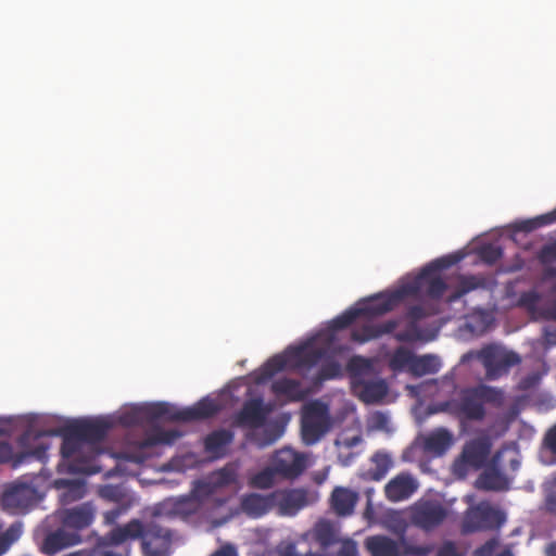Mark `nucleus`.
Listing matches in <instances>:
<instances>
[{
    "instance_id": "obj_35",
    "label": "nucleus",
    "mask_w": 556,
    "mask_h": 556,
    "mask_svg": "<svg viewBox=\"0 0 556 556\" xmlns=\"http://www.w3.org/2000/svg\"><path fill=\"white\" fill-rule=\"evenodd\" d=\"M556 222V208L549 213L540 215L532 219L522 220L517 224L516 228L520 231L530 232L540 227L551 225Z\"/></svg>"
},
{
    "instance_id": "obj_15",
    "label": "nucleus",
    "mask_w": 556,
    "mask_h": 556,
    "mask_svg": "<svg viewBox=\"0 0 556 556\" xmlns=\"http://www.w3.org/2000/svg\"><path fill=\"white\" fill-rule=\"evenodd\" d=\"M491 441L488 437H480L467 442L459 456V463L473 468H480L484 465L490 452Z\"/></svg>"
},
{
    "instance_id": "obj_36",
    "label": "nucleus",
    "mask_w": 556,
    "mask_h": 556,
    "mask_svg": "<svg viewBox=\"0 0 556 556\" xmlns=\"http://www.w3.org/2000/svg\"><path fill=\"white\" fill-rule=\"evenodd\" d=\"M541 295L534 291L522 292L518 300V305L526 308L532 315H538L542 318V313L545 307L540 306Z\"/></svg>"
},
{
    "instance_id": "obj_27",
    "label": "nucleus",
    "mask_w": 556,
    "mask_h": 556,
    "mask_svg": "<svg viewBox=\"0 0 556 556\" xmlns=\"http://www.w3.org/2000/svg\"><path fill=\"white\" fill-rule=\"evenodd\" d=\"M233 432L227 429H218L208 433L204 439L205 452L214 457H223L227 446L233 441Z\"/></svg>"
},
{
    "instance_id": "obj_52",
    "label": "nucleus",
    "mask_w": 556,
    "mask_h": 556,
    "mask_svg": "<svg viewBox=\"0 0 556 556\" xmlns=\"http://www.w3.org/2000/svg\"><path fill=\"white\" fill-rule=\"evenodd\" d=\"M542 318L548 320H556V300L544 308V312L542 313Z\"/></svg>"
},
{
    "instance_id": "obj_10",
    "label": "nucleus",
    "mask_w": 556,
    "mask_h": 556,
    "mask_svg": "<svg viewBox=\"0 0 556 556\" xmlns=\"http://www.w3.org/2000/svg\"><path fill=\"white\" fill-rule=\"evenodd\" d=\"M503 521L501 510L490 505H478L465 514L462 528L464 533H473L498 527Z\"/></svg>"
},
{
    "instance_id": "obj_21",
    "label": "nucleus",
    "mask_w": 556,
    "mask_h": 556,
    "mask_svg": "<svg viewBox=\"0 0 556 556\" xmlns=\"http://www.w3.org/2000/svg\"><path fill=\"white\" fill-rule=\"evenodd\" d=\"M389 387L379 375L362 383L353 390V393L364 403L372 404L380 402L388 394Z\"/></svg>"
},
{
    "instance_id": "obj_22",
    "label": "nucleus",
    "mask_w": 556,
    "mask_h": 556,
    "mask_svg": "<svg viewBox=\"0 0 556 556\" xmlns=\"http://www.w3.org/2000/svg\"><path fill=\"white\" fill-rule=\"evenodd\" d=\"M271 392L277 396L286 397L289 402L305 400L309 390L304 388L301 381L291 378H280L271 383Z\"/></svg>"
},
{
    "instance_id": "obj_38",
    "label": "nucleus",
    "mask_w": 556,
    "mask_h": 556,
    "mask_svg": "<svg viewBox=\"0 0 556 556\" xmlns=\"http://www.w3.org/2000/svg\"><path fill=\"white\" fill-rule=\"evenodd\" d=\"M276 476H278L277 471L271 464L270 467H266L265 469L252 476L250 483L253 488L268 489L274 485Z\"/></svg>"
},
{
    "instance_id": "obj_25",
    "label": "nucleus",
    "mask_w": 556,
    "mask_h": 556,
    "mask_svg": "<svg viewBox=\"0 0 556 556\" xmlns=\"http://www.w3.org/2000/svg\"><path fill=\"white\" fill-rule=\"evenodd\" d=\"M236 480V475L232 470L223 468L216 471L210 479V481H198L193 489L195 496L208 497L216 489L231 484Z\"/></svg>"
},
{
    "instance_id": "obj_62",
    "label": "nucleus",
    "mask_w": 556,
    "mask_h": 556,
    "mask_svg": "<svg viewBox=\"0 0 556 556\" xmlns=\"http://www.w3.org/2000/svg\"><path fill=\"white\" fill-rule=\"evenodd\" d=\"M112 491H113V489H112V488H109L108 490H105V491L103 492V495H104V496H111V494H110V493H111Z\"/></svg>"
},
{
    "instance_id": "obj_43",
    "label": "nucleus",
    "mask_w": 556,
    "mask_h": 556,
    "mask_svg": "<svg viewBox=\"0 0 556 556\" xmlns=\"http://www.w3.org/2000/svg\"><path fill=\"white\" fill-rule=\"evenodd\" d=\"M47 447L39 446L30 452L22 453L14 459V467H17L20 464H22L25 459L35 457L37 459H41L46 455Z\"/></svg>"
},
{
    "instance_id": "obj_13",
    "label": "nucleus",
    "mask_w": 556,
    "mask_h": 556,
    "mask_svg": "<svg viewBox=\"0 0 556 556\" xmlns=\"http://www.w3.org/2000/svg\"><path fill=\"white\" fill-rule=\"evenodd\" d=\"M345 371L350 378L352 391L367 380L380 375L374 359L359 355H354L348 361Z\"/></svg>"
},
{
    "instance_id": "obj_17",
    "label": "nucleus",
    "mask_w": 556,
    "mask_h": 556,
    "mask_svg": "<svg viewBox=\"0 0 556 556\" xmlns=\"http://www.w3.org/2000/svg\"><path fill=\"white\" fill-rule=\"evenodd\" d=\"M369 462L372 467L368 469H361L357 472V477L363 481L379 482L387 477L394 466L391 455L383 451L375 452L370 456Z\"/></svg>"
},
{
    "instance_id": "obj_20",
    "label": "nucleus",
    "mask_w": 556,
    "mask_h": 556,
    "mask_svg": "<svg viewBox=\"0 0 556 556\" xmlns=\"http://www.w3.org/2000/svg\"><path fill=\"white\" fill-rule=\"evenodd\" d=\"M365 546L371 556H403L404 541L397 542L386 535L368 536Z\"/></svg>"
},
{
    "instance_id": "obj_61",
    "label": "nucleus",
    "mask_w": 556,
    "mask_h": 556,
    "mask_svg": "<svg viewBox=\"0 0 556 556\" xmlns=\"http://www.w3.org/2000/svg\"><path fill=\"white\" fill-rule=\"evenodd\" d=\"M495 556H513V555H511V553H510V552L505 551V552H502V553H500V554H497V555H495Z\"/></svg>"
},
{
    "instance_id": "obj_54",
    "label": "nucleus",
    "mask_w": 556,
    "mask_h": 556,
    "mask_svg": "<svg viewBox=\"0 0 556 556\" xmlns=\"http://www.w3.org/2000/svg\"><path fill=\"white\" fill-rule=\"evenodd\" d=\"M556 503V472L551 482V489L545 500V505Z\"/></svg>"
},
{
    "instance_id": "obj_37",
    "label": "nucleus",
    "mask_w": 556,
    "mask_h": 556,
    "mask_svg": "<svg viewBox=\"0 0 556 556\" xmlns=\"http://www.w3.org/2000/svg\"><path fill=\"white\" fill-rule=\"evenodd\" d=\"M182 435L177 430H156L150 434L144 441L143 446H154L157 444H173L178 438Z\"/></svg>"
},
{
    "instance_id": "obj_50",
    "label": "nucleus",
    "mask_w": 556,
    "mask_h": 556,
    "mask_svg": "<svg viewBox=\"0 0 556 556\" xmlns=\"http://www.w3.org/2000/svg\"><path fill=\"white\" fill-rule=\"evenodd\" d=\"M210 556H238V552L232 544H225Z\"/></svg>"
},
{
    "instance_id": "obj_40",
    "label": "nucleus",
    "mask_w": 556,
    "mask_h": 556,
    "mask_svg": "<svg viewBox=\"0 0 556 556\" xmlns=\"http://www.w3.org/2000/svg\"><path fill=\"white\" fill-rule=\"evenodd\" d=\"M484 287V278L478 276H465L459 280L455 298H460L472 290Z\"/></svg>"
},
{
    "instance_id": "obj_24",
    "label": "nucleus",
    "mask_w": 556,
    "mask_h": 556,
    "mask_svg": "<svg viewBox=\"0 0 556 556\" xmlns=\"http://www.w3.org/2000/svg\"><path fill=\"white\" fill-rule=\"evenodd\" d=\"M359 500L356 491L344 486H336L331 493V508L338 516H350Z\"/></svg>"
},
{
    "instance_id": "obj_5",
    "label": "nucleus",
    "mask_w": 556,
    "mask_h": 556,
    "mask_svg": "<svg viewBox=\"0 0 556 556\" xmlns=\"http://www.w3.org/2000/svg\"><path fill=\"white\" fill-rule=\"evenodd\" d=\"M502 401L503 392L500 389L478 384L463 388L456 397L442 403L441 409L465 425L469 421H482L486 416L485 404L500 405Z\"/></svg>"
},
{
    "instance_id": "obj_44",
    "label": "nucleus",
    "mask_w": 556,
    "mask_h": 556,
    "mask_svg": "<svg viewBox=\"0 0 556 556\" xmlns=\"http://www.w3.org/2000/svg\"><path fill=\"white\" fill-rule=\"evenodd\" d=\"M4 430L0 429V435L4 434ZM13 459L12 445L7 441H0V463H9Z\"/></svg>"
},
{
    "instance_id": "obj_32",
    "label": "nucleus",
    "mask_w": 556,
    "mask_h": 556,
    "mask_svg": "<svg viewBox=\"0 0 556 556\" xmlns=\"http://www.w3.org/2000/svg\"><path fill=\"white\" fill-rule=\"evenodd\" d=\"M426 309L421 305L410 306L406 312L410 325L405 331L397 332L395 334L396 339L401 342H412L418 339L420 334L415 323L426 317Z\"/></svg>"
},
{
    "instance_id": "obj_42",
    "label": "nucleus",
    "mask_w": 556,
    "mask_h": 556,
    "mask_svg": "<svg viewBox=\"0 0 556 556\" xmlns=\"http://www.w3.org/2000/svg\"><path fill=\"white\" fill-rule=\"evenodd\" d=\"M336 556H358L356 542L351 539L342 541Z\"/></svg>"
},
{
    "instance_id": "obj_16",
    "label": "nucleus",
    "mask_w": 556,
    "mask_h": 556,
    "mask_svg": "<svg viewBox=\"0 0 556 556\" xmlns=\"http://www.w3.org/2000/svg\"><path fill=\"white\" fill-rule=\"evenodd\" d=\"M96 509L91 503H83L73 508L63 509L60 519L64 528L81 530L89 527L94 518Z\"/></svg>"
},
{
    "instance_id": "obj_57",
    "label": "nucleus",
    "mask_w": 556,
    "mask_h": 556,
    "mask_svg": "<svg viewBox=\"0 0 556 556\" xmlns=\"http://www.w3.org/2000/svg\"><path fill=\"white\" fill-rule=\"evenodd\" d=\"M495 546V542L494 541H488L481 548H480V552L481 553H485V555H489L491 554L492 549L494 548Z\"/></svg>"
},
{
    "instance_id": "obj_19",
    "label": "nucleus",
    "mask_w": 556,
    "mask_h": 556,
    "mask_svg": "<svg viewBox=\"0 0 556 556\" xmlns=\"http://www.w3.org/2000/svg\"><path fill=\"white\" fill-rule=\"evenodd\" d=\"M67 528H61L49 533L42 544V551L47 555H54L63 548L76 545L80 542V535L77 532L68 531Z\"/></svg>"
},
{
    "instance_id": "obj_26",
    "label": "nucleus",
    "mask_w": 556,
    "mask_h": 556,
    "mask_svg": "<svg viewBox=\"0 0 556 556\" xmlns=\"http://www.w3.org/2000/svg\"><path fill=\"white\" fill-rule=\"evenodd\" d=\"M453 442V434L447 429L438 428L425 438L424 448L435 456H442L450 450Z\"/></svg>"
},
{
    "instance_id": "obj_3",
    "label": "nucleus",
    "mask_w": 556,
    "mask_h": 556,
    "mask_svg": "<svg viewBox=\"0 0 556 556\" xmlns=\"http://www.w3.org/2000/svg\"><path fill=\"white\" fill-rule=\"evenodd\" d=\"M101 539L104 548L138 540L143 556H170L173 553L174 532L157 518L131 519L124 526L113 528Z\"/></svg>"
},
{
    "instance_id": "obj_30",
    "label": "nucleus",
    "mask_w": 556,
    "mask_h": 556,
    "mask_svg": "<svg viewBox=\"0 0 556 556\" xmlns=\"http://www.w3.org/2000/svg\"><path fill=\"white\" fill-rule=\"evenodd\" d=\"M307 495L303 490H291L286 493L278 492L276 505H279L286 514H295L298 510L306 506Z\"/></svg>"
},
{
    "instance_id": "obj_63",
    "label": "nucleus",
    "mask_w": 556,
    "mask_h": 556,
    "mask_svg": "<svg viewBox=\"0 0 556 556\" xmlns=\"http://www.w3.org/2000/svg\"><path fill=\"white\" fill-rule=\"evenodd\" d=\"M28 437H29V433H28V432H25V433L22 435L21 441H22V442L26 441V440L28 439Z\"/></svg>"
},
{
    "instance_id": "obj_55",
    "label": "nucleus",
    "mask_w": 556,
    "mask_h": 556,
    "mask_svg": "<svg viewBox=\"0 0 556 556\" xmlns=\"http://www.w3.org/2000/svg\"><path fill=\"white\" fill-rule=\"evenodd\" d=\"M544 340L548 345H556V328H546L544 330Z\"/></svg>"
},
{
    "instance_id": "obj_48",
    "label": "nucleus",
    "mask_w": 556,
    "mask_h": 556,
    "mask_svg": "<svg viewBox=\"0 0 556 556\" xmlns=\"http://www.w3.org/2000/svg\"><path fill=\"white\" fill-rule=\"evenodd\" d=\"M481 255L488 262H494L501 257L502 252L498 248L489 245V247L482 248Z\"/></svg>"
},
{
    "instance_id": "obj_59",
    "label": "nucleus",
    "mask_w": 556,
    "mask_h": 556,
    "mask_svg": "<svg viewBox=\"0 0 556 556\" xmlns=\"http://www.w3.org/2000/svg\"><path fill=\"white\" fill-rule=\"evenodd\" d=\"M548 556H556V542L552 543L547 549Z\"/></svg>"
},
{
    "instance_id": "obj_49",
    "label": "nucleus",
    "mask_w": 556,
    "mask_h": 556,
    "mask_svg": "<svg viewBox=\"0 0 556 556\" xmlns=\"http://www.w3.org/2000/svg\"><path fill=\"white\" fill-rule=\"evenodd\" d=\"M21 533H22V525L16 522V523L11 525L7 529V531L2 534L4 535V538L7 540H10V544H12L20 538Z\"/></svg>"
},
{
    "instance_id": "obj_56",
    "label": "nucleus",
    "mask_w": 556,
    "mask_h": 556,
    "mask_svg": "<svg viewBox=\"0 0 556 556\" xmlns=\"http://www.w3.org/2000/svg\"><path fill=\"white\" fill-rule=\"evenodd\" d=\"M11 546L10 540H7L3 534L0 535V556L4 554Z\"/></svg>"
},
{
    "instance_id": "obj_41",
    "label": "nucleus",
    "mask_w": 556,
    "mask_h": 556,
    "mask_svg": "<svg viewBox=\"0 0 556 556\" xmlns=\"http://www.w3.org/2000/svg\"><path fill=\"white\" fill-rule=\"evenodd\" d=\"M437 556H464L458 546L453 541H445L437 551Z\"/></svg>"
},
{
    "instance_id": "obj_29",
    "label": "nucleus",
    "mask_w": 556,
    "mask_h": 556,
    "mask_svg": "<svg viewBox=\"0 0 556 556\" xmlns=\"http://www.w3.org/2000/svg\"><path fill=\"white\" fill-rule=\"evenodd\" d=\"M150 404L132 406L118 416V422L124 427H135L152 424Z\"/></svg>"
},
{
    "instance_id": "obj_6",
    "label": "nucleus",
    "mask_w": 556,
    "mask_h": 556,
    "mask_svg": "<svg viewBox=\"0 0 556 556\" xmlns=\"http://www.w3.org/2000/svg\"><path fill=\"white\" fill-rule=\"evenodd\" d=\"M270 413V407L264 404L262 397L248 400L243 403L241 409L233 417V425L240 428L253 430L247 435V439L257 447L264 448L273 445L283 433V427L278 424H269L263 430L262 428Z\"/></svg>"
},
{
    "instance_id": "obj_1",
    "label": "nucleus",
    "mask_w": 556,
    "mask_h": 556,
    "mask_svg": "<svg viewBox=\"0 0 556 556\" xmlns=\"http://www.w3.org/2000/svg\"><path fill=\"white\" fill-rule=\"evenodd\" d=\"M454 262L450 257L431 262L415 279L397 290L357 301L334 318L321 324L296 344L287 348H349L350 343L361 345L392 333L397 323H379L378 317L394 309L406 296L427 295L440 299L447 288L440 271Z\"/></svg>"
},
{
    "instance_id": "obj_7",
    "label": "nucleus",
    "mask_w": 556,
    "mask_h": 556,
    "mask_svg": "<svg viewBox=\"0 0 556 556\" xmlns=\"http://www.w3.org/2000/svg\"><path fill=\"white\" fill-rule=\"evenodd\" d=\"M329 406L314 400L306 403L301 413V438L305 445H314L330 430Z\"/></svg>"
},
{
    "instance_id": "obj_8",
    "label": "nucleus",
    "mask_w": 556,
    "mask_h": 556,
    "mask_svg": "<svg viewBox=\"0 0 556 556\" xmlns=\"http://www.w3.org/2000/svg\"><path fill=\"white\" fill-rule=\"evenodd\" d=\"M477 358L485 368V378L496 380L521 362V357L513 350H479Z\"/></svg>"
},
{
    "instance_id": "obj_60",
    "label": "nucleus",
    "mask_w": 556,
    "mask_h": 556,
    "mask_svg": "<svg viewBox=\"0 0 556 556\" xmlns=\"http://www.w3.org/2000/svg\"><path fill=\"white\" fill-rule=\"evenodd\" d=\"M546 506V510L553 515L556 516V503L554 504H547L545 505Z\"/></svg>"
},
{
    "instance_id": "obj_28",
    "label": "nucleus",
    "mask_w": 556,
    "mask_h": 556,
    "mask_svg": "<svg viewBox=\"0 0 556 556\" xmlns=\"http://www.w3.org/2000/svg\"><path fill=\"white\" fill-rule=\"evenodd\" d=\"M152 424L159 420L167 421H188L186 408L179 409L175 405L166 402L150 404Z\"/></svg>"
},
{
    "instance_id": "obj_58",
    "label": "nucleus",
    "mask_w": 556,
    "mask_h": 556,
    "mask_svg": "<svg viewBox=\"0 0 556 556\" xmlns=\"http://www.w3.org/2000/svg\"><path fill=\"white\" fill-rule=\"evenodd\" d=\"M374 491H375V490H374L372 488H369V489H367V490L365 491V494H366V496H367V505H368V507H370V506H371V495H372Z\"/></svg>"
},
{
    "instance_id": "obj_14",
    "label": "nucleus",
    "mask_w": 556,
    "mask_h": 556,
    "mask_svg": "<svg viewBox=\"0 0 556 556\" xmlns=\"http://www.w3.org/2000/svg\"><path fill=\"white\" fill-rule=\"evenodd\" d=\"M35 490L26 484L13 485L2 495V504L13 513H22L35 503Z\"/></svg>"
},
{
    "instance_id": "obj_9",
    "label": "nucleus",
    "mask_w": 556,
    "mask_h": 556,
    "mask_svg": "<svg viewBox=\"0 0 556 556\" xmlns=\"http://www.w3.org/2000/svg\"><path fill=\"white\" fill-rule=\"evenodd\" d=\"M446 507L437 500L420 498L410 509V520L414 526L431 531L443 523L447 517Z\"/></svg>"
},
{
    "instance_id": "obj_53",
    "label": "nucleus",
    "mask_w": 556,
    "mask_h": 556,
    "mask_svg": "<svg viewBox=\"0 0 556 556\" xmlns=\"http://www.w3.org/2000/svg\"><path fill=\"white\" fill-rule=\"evenodd\" d=\"M542 257L556 261V241L542 249Z\"/></svg>"
},
{
    "instance_id": "obj_18",
    "label": "nucleus",
    "mask_w": 556,
    "mask_h": 556,
    "mask_svg": "<svg viewBox=\"0 0 556 556\" xmlns=\"http://www.w3.org/2000/svg\"><path fill=\"white\" fill-rule=\"evenodd\" d=\"M501 452H496L491 466L484 470L476 481V486L484 491H504L508 489V480L497 468Z\"/></svg>"
},
{
    "instance_id": "obj_2",
    "label": "nucleus",
    "mask_w": 556,
    "mask_h": 556,
    "mask_svg": "<svg viewBox=\"0 0 556 556\" xmlns=\"http://www.w3.org/2000/svg\"><path fill=\"white\" fill-rule=\"evenodd\" d=\"M112 424L104 418L75 420L61 430L62 445L60 466L70 473L93 475L100 471L96 464L97 445L102 442Z\"/></svg>"
},
{
    "instance_id": "obj_12",
    "label": "nucleus",
    "mask_w": 556,
    "mask_h": 556,
    "mask_svg": "<svg viewBox=\"0 0 556 556\" xmlns=\"http://www.w3.org/2000/svg\"><path fill=\"white\" fill-rule=\"evenodd\" d=\"M419 482L409 471H401L392 477L383 488L384 497L390 503L409 500L418 490Z\"/></svg>"
},
{
    "instance_id": "obj_39",
    "label": "nucleus",
    "mask_w": 556,
    "mask_h": 556,
    "mask_svg": "<svg viewBox=\"0 0 556 556\" xmlns=\"http://www.w3.org/2000/svg\"><path fill=\"white\" fill-rule=\"evenodd\" d=\"M316 541L323 546L328 547L336 543L337 538L333 528L328 522H319L315 528Z\"/></svg>"
},
{
    "instance_id": "obj_46",
    "label": "nucleus",
    "mask_w": 556,
    "mask_h": 556,
    "mask_svg": "<svg viewBox=\"0 0 556 556\" xmlns=\"http://www.w3.org/2000/svg\"><path fill=\"white\" fill-rule=\"evenodd\" d=\"M430 546H412L404 542L403 556L415 555V556H427L431 552Z\"/></svg>"
},
{
    "instance_id": "obj_45",
    "label": "nucleus",
    "mask_w": 556,
    "mask_h": 556,
    "mask_svg": "<svg viewBox=\"0 0 556 556\" xmlns=\"http://www.w3.org/2000/svg\"><path fill=\"white\" fill-rule=\"evenodd\" d=\"M126 506H116L104 513V522L108 525H113L116 520L126 513Z\"/></svg>"
},
{
    "instance_id": "obj_47",
    "label": "nucleus",
    "mask_w": 556,
    "mask_h": 556,
    "mask_svg": "<svg viewBox=\"0 0 556 556\" xmlns=\"http://www.w3.org/2000/svg\"><path fill=\"white\" fill-rule=\"evenodd\" d=\"M544 444L552 454L556 455V424L546 432Z\"/></svg>"
},
{
    "instance_id": "obj_34",
    "label": "nucleus",
    "mask_w": 556,
    "mask_h": 556,
    "mask_svg": "<svg viewBox=\"0 0 556 556\" xmlns=\"http://www.w3.org/2000/svg\"><path fill=\"white\" fill-rule=\"evenodd\" d=\"M414 350H395L389 361V367L394 372L406 371L410 374Z\"/></svg>"
},
{
    "instance_id": "obj_33",
    "label": "nucleus",
    "mask_w": 556,
    "mask_h": 556,
    "mask_svg": "<svg viewBox=\"0 0 556 556\" xmlns=\"http://www.w3.org/2000/svg\"><path fill=\"white\" fill-rule=\"evenodd\" d=\"M219 412V405L211 399H202L192 407L186 408L188 421L213 417Z\"/></svg>"
},
{
    "instance_id": "obj_4",
    "label": "nucleus",
    "mask_w": 556,
    "mask_h": 556,
    "mask_svg": "<svg viewBox=\"0 0 556 556\" xmlns=\"http://www.w3.org/2000/svg\"><path fill=\"white\" fill-rule=\"evenodd\" d=\"M344 350H283L264 365V376L273 377L279 371L292 369L304 371L321 363L318 371L320 380L340 378L343 366L340 362Z\"/></svg>"
},
{
    "instance_id": "obj_31",
    "label": "nucleus",
    "mask_w": 556,
    "mask_h": 556,
    "mask_svg": "<svg viewBox=\"0 0 556 556\" xmlns=\"http://www.w3.org/2000/svg\"><path fill=\"white\" fill-rule=\"evenodd\" d=\"M441 368V359L434 354H426L416 356L414 354L410 367V375L414 377H421L425 375L437 374Z\"/></svg>"
},
{
    "instance_id": "obj_23",
    "label": "nucleus",
    "mask_w": 556,
    "mask_h": 556,
    "mask_svg": "<svg viewBox=\"0 0 556 556\" xmlns=\"http://www.w3.org/2000/svg\"><path fill=\"white\" fill-rule=\"evenodd\" d=\"M278 492L268 495L249 494L243 497L241 507L244 513L252 517H261L276 506Z\"/></svg>"
},
{
    "instance_id": "obj_64",
    "label": "nucleus",
    "mask_w": 556,
    "mask_h": 556,
    "mask_svg": "<svg viewBox=\"0 0 556 556\" xmlns=\"http://www.w3.org/2000/svg\"><path fill=\"white\" fill-rule=\"evenodd\" d=\"M483 348H490V349H493V348H500V346H498V345H496V344H493V343H492V344H486V345H484Z\"/></svg>"
},
{
    "instance_id": "obj_51",
    "label": "nucleus",
    "mask_w": 556,
    "mask_h": 556,
    "mask_svg": "<svg viewBox=\"0 0 556 556\" xmlns=\"http://www.w3.org/2000/svg\"><path fill=\"white\" fill-rule=\"evenodd\" d=\"M362 442V438L359 435H354L351 438H344L342 440H337L336 444L338 446H344L346 448H352L356 445H358Z\"/></svg>"
},
{
    "instance_id": "obj_11",
    "label": "nucleus",
    "mask_w": 556,
    "mask_h": 556,
    "mask_svg": "<svg viewBox=\"0 0 556 556\" xmlns=\"http://www.w3.org/2000/svg\"><path fill=\"white\" fill-rule=\"evenodd\" d=\"M271 464L277 475L287 479L299 477L307 467L305 454L290 447L278 450L273 457Z\"/></svg>"
}]
</instances>
